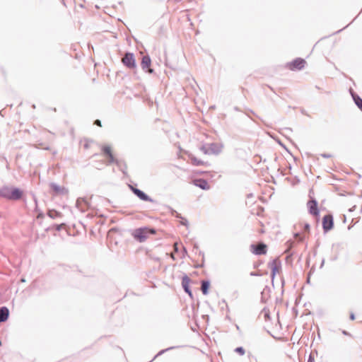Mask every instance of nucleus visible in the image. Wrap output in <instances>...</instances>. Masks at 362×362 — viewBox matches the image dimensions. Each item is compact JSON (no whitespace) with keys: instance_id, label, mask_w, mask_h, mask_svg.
Returning a JSON list of instances; mask_svg holds the SVG:
<instances>
[{"instance_id":"43","label":"nucleus","mask_w":362,"mask_h":362,"mask_svg":"<svg viewBox=\"0 0 362 362\" xmlns=\"http://www.w3.org/2000/svg\"><path fill=\"white\" fill-rule=\"evenodd\" d=\"M88 147H89V146H88V143H86V144H84V148H88Z\"/></svg>"},{"instance_id":"20","label":"nucleus","mask_w":362,"mask_h":362,"mask_svg":"<svg viewBox=\"0 0 362 362\" xmlns=\"http://www.w3.org/2000/svg\"><path fill=\"white\" fill-rule=\"evenodd\" d=\"M11 192V188L10 187H4L0 189V195L4 198L8 199L10 197V192Z\"/></svg>"},{"instance_id":"55","label":"nucleus","mask_w":362,"mask_h":362,"mask_svg":"<svg viewBox=\"0 0 362 362\" xmlns=\"http://www.w3.org/2000/svg\"><path fill=\"white\" fill-rule=\"evenodd\" d=\"M361 211L362 212V206H361Z\"/></svg>"},{"instance_id":"3","label":"nucleus","mask_w":362,"mask_h":362,"mask_svg":"<svg viewBox=\"0 0 362 362\" xmlns=\"http://www.w3.org/2000/svg\"><path fill=\"white\" fill-rule=\"evenodd\" d=\"M122 62L124 66L129 69L136 67L135 57L132 52H127L122 58Z\"/></svg>"},{"instance_id":"21","label":"nucleus","mask_w":362,"mask_h":362,"mask_svg":"<svg viewBox=\"0 0 362 362\" xmlns=\"http://www.w3.org/2000/svg\"><path fill=\"white\" fill-rule=\"evenodd\" d=\"M101 150H102L103 154L105 157L108 156L109 155L113 154L112 151V148L109 145H104V146H103L101 147Z\"/></svg>"},{"instance_id":"28","label":"nucleus","mask_w":362,"mask_h":362,"mask_svg":"<svg viewBox=\"0 0 362 362\" xmlns=\"http://www.w3.org/2000/svg\"><path fill=\"white\" fill-rule=\"evenodd\" d=\"M199 149L204 153V154H210L209 153V145H202Z\"/></svg>"},{"instance_id":"29","label":"nucleus","mask_w":362,"mask_h":362,"mask_svg":"<svg viewBox=\"0 0 362 362\" xmlns=\"http://www.w3.org/2000/svg\"><path fill=\"white\" fill-rule=\"evenodd\" d=\"M267 290L268 291H269V288L268 286H265V288H264V290L261 293V299H262V301L264 302V303L265 302L264 298H265V293H266Z\"/></svg>"},{"instance_id":"40","label":"nucleus","mask_w":362,"mask_h":362,"mask_svg":"<svg viewBox=\"0 0 362 362\" xmlns=\"http://www.w3.org/2000/svg\"><path fill=\"white\" fill-rule=\"evenodd\" d=\"M62 226H65V224H62V225H59V226H57V230H60V228H61V227H62Z\"/></svg>"},{"instance_id":"22","label":"nucleus","mask_w":362,"mask_h":362,"mask_svg":"<svg viewBox=\"0 0 362 362\" xmlns=\"http://www.w3.org/2000/svg\"><path fill=\"white\" fill-rule=\"evenodd\" d=\"M106 158H107L106 165H109L112 163H115L117 165H119V160L115 158L113 154L109 155Z\"/></svg>"},{"instance_id":"49","label":"nucleus","mask_w":362,"mask_h":362,"mask_svg":"<svg viewBox=\"0 0 362 362\" xmlns=\"http://www.w3.org/2000/svg\"><path fill=\"white\" fill-rule=\"evenodd\" d=\"M175 250H176V251H177V250H178V248H177V245H175Z\"/></svg>"},{"instance_id":"39","label":"nucleus","mask_w":362,"mask_h":362,"mask_svg":"<svg viewBox=\"0 0 362 362\" xmlns=\"http://www.w3.org/2000/svg\"><path fill=\"white\" fill-rule=\"evenodd\" d=\"M259 274L257 272H252L250 273V276H259Z\"/></svg>"},{"instance_id":"1","label":"nucleus","mask_w":362,"mask_h":362,"mask_svg":"<svg viewBox=\"0 0 362 362\" xmlns=\"http://www.w3.org/2000/svg\"><path fill=\"white\" fill-rule=\"evenodd\" d=\"M156 233L155 228L144 226L136 228L133 230L132 235L133 238L139 243H144L149 237L150 235H154Z\"/></svg>"},{"instance_id":"46","label":"nucleus","mask_w":362,"mask_h":362,"mask_svg":"<svg viewBox=\"0 0 362 362\" xmlns=\"http://www.w3.org/2000/svg\"><path fill=\"white\" fill-rule=\"evenodd\" d=\"M194 249H196V250H197V249H198V246H197V245H195L194 246Z\"/></svg>"},{"instance_id":"47","label":"nucleus","mask_w":362,"mask_h":362,"mask_svg":"<svg viewBox=\"0 0 362 362\" xmlns=\"http://www.w3.org/2000/svg\"><path fill=\"white\" fill-rule=\"evenodd\" d=\"M21 282H25V279L23 278V279H21Z\"/></svg>"},{"instance_id":"23","label":"nucleus","mask_w":362,"mask_h":362,"mask_svg":"<svg viewBox=\"0 0 362 362\" xmlns=\"http://www.w3.org/2000/svg\"><path fill=\"white\" fill-rule=\"evenodd\" d=\"M168 209L170 211V214L173 216H175L177 218H182V215L180 214H179L178 212H177L174 209H173L170 206H168Z\"/></svg>"},{"instance_id":"42","label":"nucleus","mask_w":362,"mask_h":362,"mask_svg":"<svg viewBox=\"0 0 362 362\" xmlns=\"http://www.w3.org/2000/svg\"><path fill=\"white\" fill-rule=\"evenodd\" d=\"M233 109H234V110H235V111H240V110L239 109V107H237V106L234 107V108H233Z\"/></svg>"},{"instance_id":"30","label":"nucleus","mask_w":362,"mask_h":362,"mask_svg":"<svg viewBox=\"0 0 362 362\" xmlns=\"http://www.w3.org/2000/svg\"><path fill=\"white\" fill-rule=\"evenodd\" d=\"M180 219H181L180 223L187 228L189 226L188 221L184 217H182V218H180Z\"/></svg>"},{"instance_id":"11","label":"nucleus","mask_w":362,"mask_h":362,"mask_svg":"<svg viewBox=\"0 0 362 362\" xmlns=\"http://www.w3.org/2000/svg\"><path fill=\"white\" fill-rule=\"evenodd\" d=\"M190 279L187 275H185L182 279V286L186 293H187L189 297L192 298V292L189 288Z\"/></svg>"},{"instance_id":"48","label":"nucleus","mask_w":362,"mask_h":362,"mask_svg":"<svg viewBox=\"0 0 362 362\" xmlns=\"http://www.w3.org/2000/svg\"><path fill=\"white\" fill-rule=\"evenodd\" d=\"M337 256H335V257L332 258V260H335V259H337Z\"/></svg>"},{"instance_id":"16","label":"nucleus","mask_w":362,"mask_h":362,"mask_svg":"<svg viewBox=\"0 0 362 362\" xmlns=\"http://www.w3.org/2000/svg\"><path fill=\"white\" fill-rule=\"evenodd\" d=\"M9 316V310L6 306L0 308V322H6Z\"/></svg>"},{"instance_id":"31","label":"nucleus","mask_w":362,"mask_h":362,"mask_svg":"<svg viewBox=\"0 0 362 362\" xmlns=\"http://www.w3.org/2000/svg\"><path fill=\"white\" fill-rule=\"evenodd\" d=\"M104 165V162L103 161H99V162H96V165H95V167L98 169H101L103 168Z\"/></svg>"},{"instance_id":"19","label":"nucleus","mask_w":362,"mask_h":362,"mask_svg":"<svg viewBox=\"0 0 362 362\" xmlns=\"http://www.w3.org/2000/svg\"><path fill=\"white\" fill-rule=\"evenodd\" d=\"M189 158L191 160V163L194 166H199L204 165H208L207 162H204L198 158H197L193 154L189 155Z\"/></svg>"},{"instance_id":"52","label":"nucleus","mask_w":362,"mask_h":362,"mask_svg":"<svg viewBox=\"0 0 362 362\" xmlns=\"http://www.w3.org/2000/svg\"><path fill=\"white\" fill-rule=\"evenodd\" d=\"M204 266V263H202L201 265H199V267H202Z\"/></svg>"},{"instance_id":"41","label":"nucleus","mask_w":362,"mask_h":362,"mask_svg":"<svg viewBox=\"0 0 362 362\" xmlns=\"http://www.w3.org/2000/svg\"><path fill=\"white\" fill-rule=\"evenodd\" d=\"M356 206H354L352 208L349 209V211H354L356 209Z\"/></svg>"},{"instance_id":"8","label":"nucleus","mask_w":362,"mask_h":362,"mask_svg":"<svg viewBox=\"0 0 362 362\" xmlns=\"http://www.w3.org/2000/svg\"><path fill=\"white\" fill-rule=\"evenodd\" d=\"M151 59L148 54L144 55L141 59V69L148 74H153L154 70L151 68Z\"/></svg>"},{"instance_id":"14","label":"nucleus","mask_w":362,"mask_h":362,"mask_svg":"<svg viewBox=\"0 0 362 362\" xmlns=\"http://www.w3.org/2000/svg\"><path fill=\"white\" fill-rule=\"evenodd\" d=\"M208 145H209V153H210V154L218 155L222 151L223 146L221 144H220L211 143V144H209Z\"/></svg>"},{"instance_id":"35","label":"nucleus","mask_w":362,"mask_h":362,"mask_svg":"<svg viewBox=\"0 0 362 362\" xmlns=\"http://www.w3.org/2000/svg\"><path fill=\"white\" fill-rule=\"evenodd\" d=\"M349 318L351 320H354L356 318L355 314L354 313H351L349 315Z\"/></svg>"},{"instance_id":"25","label":"nucleus","mask_w":362,"mask_h":362,"mask_svg":"<svg viewBox=\"0 0 362 362\" xmlns=\"http://www.w3.org/2000/svg\"><path fill=\"white\" fill-rule=\"evenodd\" d=\"M176 348L175 346H170L169 348H167V349H162L160 350L153 358V359H155L156 358H157L158 356H161L162 354H163L164 353H165L166 351H169V350H172L173 349Z\"/></svg>"},{"instance_id":"27","label":"nucleus","mask_w":362,"mask_h":362,"mask_svg":"<svg viewBox=\"0 0 362 362\" xmlns=\"http://www.w3.org/2000/svg\"><path fill=\"white\" fill-rule=\"evenodd\" d=\"M235 352L240 356H243L245 354V350L243 346H238L235 349Z\"/></svg>"},{"instance_id":"53","label":"nucleus","mask_w":362,"mask_h":362,"mask_svg":"<svg viewBox=\"0 0 362 362\" xmlns=\"http://www.w3.org/2000/svg\"><path fill=\"white\" fill-rule=\"evenodd\" d=\"M250 112L255 115V112L252 110H250Z\"/></svg>"},{"instance_id":"54","label":"nucleus","mask_w":362,"mask_h":362,"mask_svg":"<svg viewBox=\"0 0 362 362\" xmlns=\"http://www.w3.org/2000/svg\"><path fill=\"white\" fill-rule=\"evenodd\" d=\"M62 1H63V4H64V6H66L64 0H62Z\"/></svg>"},{"instance_id":"36","label":"nucleus","mask_w":362,"mask_h":362,"mask_svg":"<svg viewBox=\"0 0 362 362\" xmlns=\"http://www.w3.org/2000/svg\"><path fill=\"white\" fill-rule=\"evenodd\" d=\"M321 156L323 158H330L332 156L330 154L322 153V154H321Z\"/></svg>"},{"instance_id":"6","label":"nucleus","mask_w":362,"mask_h":362,"mask_svg":"<svg viewBox=\"0 0 362 362\" xmlns=\"http://www.w3.org/2000/svg\"><path fill=\"white\" fill-rule=\"evenodd\" d=\"M132 192L141 200L144 202H148L151 203H155L156 201L150 197L144 191L138 189L137 187H133L132 185L129 186Z\"/></svg>"},{"instance_id":"26","label":"nucleus","mask_w":362,"mask_h":362,"mask_svg":"<svg viewBox=\"0 0 362 362\" xmlns=\"http://www.w3.org/2000/svg\"><path fill=\"white\" fill-rule=\"evenodd\" d=\"M119 168V170L123 173V174H126V170L127 168V166L125 163H122L121 160H119V165H117Z\"/></svg>"},{"instance_id":"24","label":"nucleus","mask_w":362,"mask_h":362,"mask_svg":"<svg viewBox=\"0 0 362 362\" xmlns=\"http://www.w3.org/2000/svg\"><path fill=\"white\" fill-rule=\"evenodd\" d=\"M48 216L52 218H56L60 216V213L56 210H49L48 211Z\"/></svg>"},{"instance_id":"51","label":"nucleus","mask_w":362,"mask_h":362,"mask_svg":"<svg viewBox=\"0 0 362 362\" xmlns=\"http://www.w3.org/2000/svg\"><path fill=\"white\" fill-rule=\"evenodd\" d=\"M286 130H288V131H291V128H286Z\"/></svg>"},{"instance_id":"45","label":"nucleus","mask_w":362,"mask_h":362,"mask_svg":"<svg viewBox=\"0 0 362 362\" xmlns=\"http://www.w3.org/2000/svg\"><path fill=\"white\" fill-rule=\"evenodd\" d=\"M69 236L71 235V228L69 227Z\"/></svg>"},{"instance_id":"34","label":"nucleus","mask_w":362,"mask_h":362,"mask_svg":"<svg viewBox=\"0 0 362 362\" xmlns=\"http://www.w3.org/2000/svg\"><path fill=\"white\" fill-rule=\"evenodd\" d=\"M94 124L101 127V121L99 119H96L94 122Z\"/></svg>"},{"instance_id":"18","label":"nucleus","mask_w":362,"mask_h":362,"mask_svg":"<svg viewBox=\"0 0 362 362\" xmlns=\"http://www.w3.org/2000/svg\"><path fill=\"white\" fill-rule=\"evenodd\" d=\"M50 188L55 192V194H62L65 193L66 189L64 187H60L59 185L56 183H51Z\"/></svg>"},{"instance_id":"33","label":"nucleus","mask_w":362,"mask_h":362,"mask_svg":"<svg viewBox=\"0 0 362 362\" xmlns=\"http://www.w3.org/2000/svg\"><path fill=\"white\" fill-rule=\"evenodd\" d=\"M314 361H315V358H314V356L313 355V354L311 353L309 355V357H308V359L307 362H314Z\"/></svg>"},{"instance_id":"9","label":"nucleus","mask_w":362,"mask_h":362,"mask_svg":"<svg viewBox=\"0 0 362 362\" xmlns=\"http://www.w3.org/2000/svg\"><path fill=\"white\" fill-rule=\"evenodd\" d=\"M269 266L272 270L271 277L273 281L276 273H278L279 270L281 269V263L278 258H276L269 263Z\"/></svg>"},{"instance_id":"5","label":"nucleus","mask_w":362,"mask_h":362,"mask_svg":"<svg viewBox=\"0 0 362 362\" xmlns=\"http://www.w3.org/2000/svg\"><path fill=\"white\" fill-rule=\"evenodd\" d=\"M250 251L256 255H265L267 252V245L263 242L252 244L250 245Z\"/></svg>"},{"instance_id":"38","label":"nucleus","mask_w":362,"mask_h":362,"mask_svg":"<svg viewBox=\"0 0 362 362\" xmlns=\"http://www.w3.org/2000/svg\"><path fill=\"white\" fill-rule=\"evenodd\" d=\"M199 255L202 257V261L204 262V252L199 251Z\"/></svg>"},{"instance_id":"12","label":"nucleus","mask_w":362,"mask_h":362,"mask_svg":"<svg viewBox=\"0 0 362 362\" xmlns=\"http://www.w3.org/2000/svg\"><path fill=\"white\" fill-rule=\"evenodd\" d=\"M193 184L204 190H208L210 189V186L208 182L203 178H197L193 180Z\"/></svg>"},{"instance_id":"17","label":"nucleus","mask_w":362,"mask_h":362,"mask_svg":"<svg viewBox=\"0 0 362 362\" xmlns=\"http://www.w3.org/2000/svg\"><path fill=\"white\" fill-rule=\"evenodd\" d=\"M210 285H211V282L208 279L202 280L201 281V290L204 295H207L209 293Z\"/></svg>"},{"instance_id":"2","label":"nucleus","mask_w":362,"mask_h":362,"mask_svg":"<svg viewBox=\"0 0 362 362\" xmlns=\"http://www.w3.org/2000/svg\"><path fill=\"white\" fill-rule=\"evenodd\" d=\"M312 189L309 192L310 199L307 202L308 212L313 216H319L320 211L318 209V203L317 200L311 196Z\"/></svg>"},{"instance_id":"10","label":"nucleus","mask_w":362,"mask_h":362,"mask_svg":"<svg viewBox=\"0 0 362 362\" xmlns=\"http://www.w3.org/2000/svg\"><path fill=\"white\" fill-rule=\"evenodd\" d=\"M88 202L85 198H78L75 203L76 208L81 211H85L88 208Z\"/></svg>"},{"instance_id":"13","label":"nucleus","mask_w":362,"mask_h":362,"mask_svg":"<svg viewBox=\"0 0 362 362\" xmlns=\"http://www.w3.org/2000/svg\"><path fill=\"white\" fill-rule=\"evenodd\" d=\"M350 94L352 97V99L356 104V105L358 107V109L362 112V98L355 93L351 88L349 89Z\"/></svg>"},{"instance_id":"7","label":"nucleus","mask_w":362,"mask_h":362,"mask_svg":"<svg viewBox=\"0 0 362 362\" xmlns=\"http://www.w3.org/2000/svg\"><path fill=\"white\" fill-rule=\"evenodd\" d=\"M306 62L303 58H296L292 62L288 64V67L289 69L294 70H301L304 68Z\"/></svg>"},{"instance_id":"32","label":"nucleus","mask_w":362,"mask_h":362,"mask_svg":"<svg viewBox=\"0 0 362 362\" xmlns=\"http://www.w3.org/2000/svg\"><path fill=\"white\" fill-rule=\"evenodd\" d=\"M310 226L309 223H306L304 224V226H303L304 231L309 232L310 231Z\"/></svg>"},{"instance_id":"15","label":"nucleus","mask_w":362,"mask_h":362,"mask_svg":"<svg viewBox=\"0 0 362 362\" xmlns=\"http://www.w3.org/2000/svg\"><path fill=\"white\" fill-rule=\"evenodd\" d=\"M23 192L17 188V187H12L11 192H10V197L9 199L11 200H18L22 197Z\"/></svg>"},{"instance_id":"37","label":"nucleus","mask_w":362,"mask_h":362,"mask_svg":"<svg viewBox=\"0 0 362 362\" xmlns=\"http://www.w3.org/2000/svg\"><path fill=\"white\" fill-rule=\"evenodd\" d=\"M342 334L345 336H351V334L346 330H342Z\"/></svg>"},{"instance_id":"4","label":"nucleus","mask_w":362,"mask_h":362,"mask_svg":"<svg viewBox=\"0 0 362 362\" xmlns=\"http://www.w3.org/2000/svg\"><path fill=\"white\" fill-rule=\"evenodd\" d=\"M322 228L325 233L329 232L334 228V218L332 214L329 213L323 216Z\"/></svg>"},{"instance_id":"50","label":"nucleus","mask_w":362,"mask_h":362,"mask_svg":"<svg viewBox=\"0 0 362 362\" xmlns=\"http://www.w3.org/2000/svg\"><path fill=\"white\" fill-rule=\"evenodd\" d=\"M307 282L309 283L310 282V277L308 276V279H307Z\"/></svg>"},{"instance_id":"44","label":"nucleus","mask_w":362,"mask_h":362,"mask_svg":"<svg viewBox=\"0 0 362 362\" xmlns=\"http://www.w3.org/2000/svg\"><path fill=\"white\" fill-rule=\"evenodd\" d=\"M325 263V259H322L320 267H322Z\"/></svg>"}]
</instances>
